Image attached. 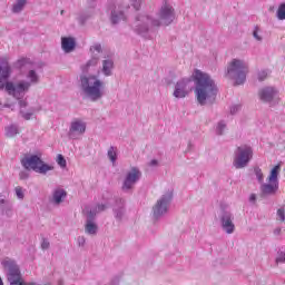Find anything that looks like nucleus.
<instances>
[{
    "label": "nucleus",
    "instance_id": "obj_1",
    "mask_svg": "<svg viewBox=\"0 0 285 285\" xmlns=\"http://www.w3.org/2000/svg\"><path fill=\"white\" fill-rule=\"evenodd\" d=\"M194 92L199 106H212L217 99V92H219L215 79H213L210 75L196 69L194 73Z\"/></svg>",
    "mask_w": 285,
    "mask_h": 285
},
{
    "label": "nucleus",
    "instance_id": "obj_2",
    "mask_svg": "<svg viewBox=\"0 0 285 285\" xmlns=\"http://www.w3.org/2000/svg\"><path fill=\"white\" fill-rule=\"evenodd\" d=\"M79 89L85 99L99 101L106 95V82L95 73H81L79 76Z\"/></svg>",
    "mask_w": 285,
    "mask_h": 285
},
{
    "label": "nucleus",
    "instance_id": "obj_3",
    "mask_svg": "<svg viewBox=\"0 0 285 285\" xmlns=\"http://www.w3.org/2000/svg\"><path fill=\"white\" fill-rule=\"evenodd\" d=\"M27 79L28 80H20L18 82H6V92L10 95V97H13V99H23L26 94L30 91V88L39 83V73L35 70H29Z\"/></svg>",
    "mask_w": 285,
    "mask_h": 285
},
{
    "label": "nucleus",
    "instance_id": "obj_4",
    "mask_svg": "<svg viewBox=\"0 0 285 285\" xmlns=\"http://www.w3.org/2000/svg\"><path fill=\"white\" fill-rule=\"evenodd\" d=\"M131 28L136 35L150 39L155 32V28H159V20L153 18L150 14H138L136 16Z\"/></svg>",
    "mask_w": 285,
    "mask_h": 285
},
{
    "label": "nucleus",
    "instance_id": "obj_5",
    "mask_svg": "<svg viewBox=\"0 0 285 285\" xmlns=\"http://www.w3.org/2000/svg\"><path fill=\"white\" fill-rule=\"evenodd\" d=\"M248 75V63L244 60L233 59L227 67V77L235 81V86H242L246 82Z\"/></svg>",
    "mask_w": 285,
    "mask_h": 285
},
{
    "label": "nucleus",
    "instance_id": "obj_6",
    "mask_svg": "<svg viewBox=\"0 0 285 285\" xmlns=\"http://www.w3.org/2000/svg\"><path fill=\"white\" fill-rule=\"evenodd\" d=\"M174 190L167 189L155 203L151 208V216L155 222L161 219L165 215H168L170 204L173 203Z\"/></svg>",
    "mask_w": 285,
    "mask_h": 285
},
{
    "label": "nucleus",
    "instance_id": "obj_7",
    "mask_svg": "<svg viewBox=\"0 0 285 285\" xmlns=\"http://www.w3.org/2000/svg\"><path fill=\"white\" fill-rule=\"evenodd\" d=\"M282 169L281 165H276L269 173L267 177V183L264 180L261 183V196L262 197H273L279 189V170Z\"/></svg>",
    "mask_w": 285,
    "mask_h": 285
},
{
    "label": "nucleus",
    "instance_id": "obj_8",
    "mask_svg": "<svg viewBox=\"0 0 285 285\" xmlns=\"http://www.w3.org/2000/svg\"><path fill=\"white\" fill-rule=\"evenodd\" d=\"M106 205L98 204L90 209H86V222H85V233L86 235L95 236L99 233V225L95 220V217L99 215V213H104L106 210Z\"/></svg>",
    "mask_w": 285,
    "mask_h": 285
},
{
    "label": "nucleus",
    "instance_id": "obj_9",
    "mask_svg": "<svg viewBox=\"0 0 285 285\" xmlns=\"http://www.w3.org/2000/svg\"><path fill=\"white\" fill-rule=\"evenodd\" d=\"M253 159V147L248 145H242L234 151L233 166L236 170H242L246 168L250 160Z\"/></svg>",
    "mask_w": 285,
    "mask_h": 285
},
{
    "label": "nucleus",
    "instance_id": "obj_10",
    "mask_svg": "<svg viewBox=\"0 0 285 285\" xmlns=\"http://www.w3.org/2000/svg\"><path fill=\"white\" fill-rule=\"evenodd\" d=\"M21 165L26 170H33L40 175H46L49 170H53L55 167L43 163L41 158L37 155L26 156L21 160Z\"/></svg>",
    "mask_w": 285,
    "mask_h": 285
},
{
    "label": "nucleus",
    "instance_id": "obj_11",
    "mask_svg": "<svg viewBox=\"0 0 285 285\" xmlns=\"http://www.w3.org/2000/svg\"><path fill=\"white\" fill-rule=\"evenodd\" d=\"M258 98L263 104H268L271 108H275V106H279V90L277 87L267 86L263 87L258 90Z\"/></svg>",
    "mask_w": 285,
    "mask_h": 285
},
{
    "label": "nucleus",
    "instance_id": "obj_12",
    "mask_svg": "<svg viewBox=\"0 0 285 285\" xmlns=\"http://www.w3.org/2000/svg\"><path fill=\"white\" fill-rule=\"evenodd\" d=\"M2 268L7 271V279L10 285H17L21 279V269H19V265H17V261L12 258H4L1 262Z\"/></svg>",
    "mask_w": 285,
    "mask_h": 285
},
{
    "label": "nucleus",
    "instance_id": "obj_13",
    "mask_svg": "<svg viewBox=\"0 0 285 285\" xmlns=\"http://www.w3.org/2000/svg\"><path fill=\"white\" fill-rule=\"evenodd\" d=\"M129 8H130V4L126 3L125 1L111 2L108 8L111 23H114L115 26L120 21H124V19H126L125 12Z\"/></svg>",
    "mask_w": 285,
    "mask_h": 285
},
{
    "label": "nucleus",
    "instance_id": "obj_14",
    "mask_svg": "<svg viewBox=\"0 0 285 285\" xmlns=\"http://www.w3.org/2000/svg\"><path fill=\"white\" fill-rule=\"evenodd\" d=\"M191 90L193 79L183 78L176 82L173 95L176 99H186V97L190 95Z\"/></svg>",
    "mask_w": 285,
    "mask_h": 285
},
{
    "label": "nucleus",
    "instance_id": "obj_15",
    "mask_svg": "<svg viewBox=\"0 0 285 285\" xmlns=\"http://www.w3.org/2000/svg\"><path fill=\"white\" fill-rule=\"evenodd\" d=\"M158 18L159 26H170L175 21V8L168 2L163 3L158 11Z\"/></svg>",
    "mask_w": 285,
    "mask_h": 285
},
{
    "label": "nucleus",
    "instance_id": "obj_16",
    "mask_svg": "<svg viewBox=\"0 0 285 285\" xmlns=\"http://www.w3.org/2000/svg\"><path fill=\"white\" fill-rule=\"evenodd\" d=\"M139 179H141V170H139L138 167H131L130 170L126 174L121 189L125 193L132 190L135 188V184H137Z\"/></svg>",
    "mask_w": 285,
    "mask_h": 285
},
{
    "label": "nucleus",
    "instance_id": "obj_17",
    "mask_svg": "<svg viewBox=\"0 0 285 285\" xmlns=\"http://www.w3.org/2000/svg\"><path fill=\"white\" fill-rule=\"evenodd\" d=\"M86 121L82 119L76 118L70 122L69 131H68V137L69 139H80L86 135Z\"/></svg>",
    "mask_w": 285,
    "mask_h": 285
},
{
    "label": "nucleus",
    "instance_id": "obj_18",
    "mask_svg": "<svg viewBox=\"0 0 285 285\" xmlns=\"http://www.w3.org/2000/svg\"><path fill=\"white\" fill-rule=\"evenodd\" d=\"M220 226L226 235H233V233H235V216L233 215V212H222Z\"/></svg>",
    "mask_w": 285,
    "mask_h": 285
},
{
    "label": "nucleus",
    "instance_id": "obj_19",
    "mask_svg": "<svg viewBox=\"0 0 285 285\" xmlns=\"http://www.w3.org/2000/svg\"><path fill=\"white\" fill-rule=\"evenodd\" d=\"M10 75H12V68L8 62V58L0 59V81H6L8 83V79H10Z\"/></svg>",
    "mask_w": 285,
    "mask_h": 285
},
{
    "label": "nucleus",
    "instance_id": "obj_20",
    "mask_svg": "<svg viewBox=\"0 0 285 285\" xmlns=\"http://www.w3.org/2000/svg\"><path fill=\"white\" fill-rule=\"evenodd\" d=\"M61 48L63 52H72L77 48V41L72 37H62L61 38Z\"/></svg>",
    "mask_w": 285,
    "mask_h": 285
},
{
    "label": "nucleus",
    "instance_id": "obj_21",
    "mask_svg": "<svg viewBox=\"0 0 285 285\" xmlns=\"http://www.w3.org/2000/svg\"><path fill=\"white\" fill-rule=\"evenodd\" d=\"M115 69V61L110 58L102 60L101 72L104 77H112V70Z\"/></svg>",
    "mask_w": 285,
    "mask_h": 285
},
{
    "label": "nucleus",
    "instance_id": "obj_22",
    "mask_svg": "<svg viewBox=\"0 0 285 285\" xmlns=\"http://www.w3.org/2000/svg\"><path fill=\"white\" fill-rule=\"evenodd\" d=\"M19 107H20V115L26 119L27 121H30L32 119V115H35V109H31V111L26 112L23 111V108H28V101L23 100V98L18 99Z\"/></svg>",
    "mask_w": 285,
    "mask_h": 285
},
{
    "label": "nucleus",
    "instance_id": "obj_23",
    "mask_svg": "<svg viewBox=\"0 0 285 285\" xmlns=\"http://www.w3.org/2000/svg\"><path fill=\"white\" fill-rule=\"evenodd\" d=\"M89 52L94 59L101 61V57H104V48L101 43H95L90 47Z\"/></svg>",
    "mask_w": 285,
    "mask_h": 285
},
{
    "label": "nucleus",
    "instance_id": "obj_24",
    "mask_svg": "<svg viewBox=\"0 0 285 285\" xmlns=\"http://www.w3.org/2000/svg\"><path fill=\"white\" fill-rule=\"evenodd\" d=\"M68 196V193L65 191V189L58 188L52 194V202L59 206V204H62L63 199Z\"/></svg>",
    "mask_w": 285,
    "mask_h": 285
},
{
    "label": "nucleus",
    "instance_id": "obj_25",
    "mask_svg": "<svg viewBox=\"0 0 285 285\" xmlns=\"http://www.w3.org/2000/svg\"><path fill=\"white\" fill-rule=\"evenodd\" d=\"M99 60L97 58H90L85 65L81 66L82 72H89L90 68H97Z\"/></svg>",
    "mask_w": 285,
    "mask_h": 285
},
{
    "label": "nucleus",
    "instance_id": "obj_26",
    "mask_svg": "<svg viewBox=\"0 0 285 285\" xmlns=\"http://www.w3.org/2000/svg\"><path fill=\"white\" fill-rule=\"evenodd\" d=\"M27 3H28V0H16V2L12 4V12L14 14H19V12H23V8H26Z\"/></svg>",
    "mask_w": 285,
    "mask_h": 285
},
{
    "label": "nucleus",
    "instance_id": "obj_27",
    "mask_svg": "<svg viewBox=\"0 0 285 285\" xmlns=\"http://www.w3.org/2000/svg\"><path fill=\"white\" fill-rule=\"evenodd\" d=\"M19 135V126L17 125H9L6 127V137L12 138Z\"/></svg>",
    "mask_w": 285,
    "mask_h": 285
},
{
    "label": "nucleus",
    "instance_id": "obj_28",
    "mask_svg": "<svg viewBox=\"0 0 285 285\" xmlns=\"http://www.w3.org/2000/svg\"><path fill=\"white\" fill-rule=\"evenodd\" d=\"M107 157L109 159V161H111V164H116L117 161V147L111 146L109 147L108 151H107Z\"/></svg>",
    "mask_w": 285,
    "mask_h": 285
},
{
    "label": "nucleus",
    "instance_id": "obj_29",
    "mask_svg": "<svg viewBox=\"0 0 285 285\" xmlns=\"http://www.w3.org/2000/svg\"><path fill=\"white\" fill-rule=\"evenodd\" d=\"M227 125L224 120H219L216 125V135L222 137L226 132Z\"/></svg>",
    "mask_w": 285,
    "mask_h": 285
},
{
    "label": "nucleus",
    "instance_id": "obj_30",
    "mask_svg": "<svg viewBox=\"0 0 285 285\" xmlns=\"http://www.w3.org/2000/svg\"><path fill=\"white\" fill-rule=\"evenodd\" d=\"M276 17L278 21H285V2L278 6V9L276 11Z\"/></svg>",
    "mask_w": 285,
    "mask_h": 285
},
{
    "label": "nucleus",
    "instance_id": "obj_31",
    "mask_svg": "<svg viewBox=\"0 0 285 285\" xmlns=\"http://www.w3.org/2000/svg\"><path fill=\"white\" fill-rule=\"evenodd\" d=\"M254 175H256V179H257L258 184H263L264 173L262 171V168H259V166L254 167Z\"/></svg>",
    "mask_w": 285,
    "mask_h": 285
},
{
    "label": "nucleus",
    "instance_id": "obj_32",
    "mask_svg": "<svg viewBox=\"0 0 285 285\" xmlns=\"http://www.w3.org/2000/svg\"><path fill=\"white\" fill-rule=\"evenodd\" d=\"M125 213H126V209L124 208V206L116 208L115 209L116 219H118V222H121V219H124Z\"/></svg>",
    "mask_w": 285,
    "mask_h": 285
},
{
    "label": "nucleus",
    "instance_id": "obj_33",
    "mask_svg": "<svg viewBox=\"0 0 285 285\" xmlns=\"http://www.w3.org/2000/svg\"><path fill=\"white\" fill-rule=\"evenodd\" d=\"M57 164L60 166V168H66L67 161H66V158L63 157V155L59 154L57 156Z\"/></svg>",
    "mask_w": 285,
    "mask_h": 285
},
{
    "label": "nucleus",
    "instance_id": "obj_34",
    "mask_svg": "<svg viewBox=\"0 0 285 285\" xmlns=\"http://www.w3.org/2000/svg\"><path fill=\"white\" fill-rule=\"evenodd\" d=\"M258 81H266L268 79V71L262 70L257 73Z\"/></svg>",
    "mask_w": 285,
    "mask_h": 285
},
{
    "label": "nucleus",
    "instance_id": "obj_35",
    "mask_svg": "<svg viewBox=\"0 0 285 285\" xmlns=\"http://www.w3.org/2000/svg\"><path fill=\"white\" fill-rule=\"evenodd\" d=\"M88 19H90V13H81V14L78 17V21H79V23H81V24H85L86 21H88Z\"/></svg>",
    "mask_w": 285,
    "mask_h": 285
},
{
    "label": "nucleus",
    "instance_id": "obj_36",
    "mask_svg": "<svg viewBox=\"0 0 285 285\" xmlns=\"http://www.w3.org/2000/svg\"><path fill=\"white\" fill-rule=\"evenodd\" d=\"M253 37L256 39V41H263L262 35H259V27H255L253 31Z\"/></svg>",
    "mask_w": 285,
    "mask_h": 285
},
{
    "label": "nucleus",
    "instance_id": "obj_37",
    "mask_svg": "<svg viewBox=\"0 0 285 285\" xmlns=\"http://www.w3.org/2000/svg\"><path fill=\"white\" fill-rule=\"evenodd\" d=\"M242 110V105H233L229 109L230 115H237Z\"/></svg>",
    "mask_w": 285,
    "mask_h": 285
},
{
    "label": "nucleus",
    "instance_id": "obj_38",
    "mask_svg": "<svg viewBox=\"0 0 285 285\" xmlns=\"http://www.w3.org/2000/svg\"><path fill=\"white\" fill-rule=\"evenodd\" d=\"M130 1H131V6H132V8H135V10L141 9V3L144 0H130Z\"/></svg>",
    "mask_w": 285,
    "mask_h": 285
},
{
    "label": "nucleus",
    "instance_id": "obj_39",
    "mask_svg": "<svg viewBox=\"0 0 285 285\" xmlns=\"http://www.w3.org/2000/svg\"><path fill=\"white\" fill-rule=\"evenodd\" d=\"M277 219H278V222H285V210H284V208H279L277 210Z\"/></svg>",
    "mask_w": 285,
    "mask_h": 285
},
{
    "label": "nucleus",
    "instance_id": "obj_40",
    "mask_svg": "<svg viewBox=\"0 0 285 285\" xmlns=\"http://www.w3.org/2000/svg\"><path fill=\"white\" fill-rule=\"evenodd\" d=\"M284 262H285V253L278 252V255L276 257V264H284Z\"/></svg>",
    "mask_w": 285,
    "mask_h": 285
},
{
    "label": "nucleus",
    "instance_id": "obj_41",
    "mask_svg": "<svg viewBox=\"0 0 285 285\" xmlns=\"http://www.w3.org/2000/svg\"><path fill=\"white\" fill-rule=\"evenodd\" d=\"M48 248H50V240H48L47 238H42L41 249L42 250H48Z\"/></svg>",
    "mask_w": 285,
    "mask_h": 285
},
{
    "label": "nucleus",
    "instance_id": "obj_42",
    "mask_svg": "<svg viewBox=\"0 0 285 285\" xmlns=\"http://www.w3.org/2000/svg\"><path fill=\"white\" fill-rule=\"evenodd\" d=\"M16 195H17L18 199H23V197H24L23 189L21 187H16Z\"/></svg>",
    "mask_w": 285,
    "mask_h": 285
},
{
    "label": "nucleus",
    "instance_id": "obj_43",
    "mask_svg": "<svg viewBox=\"0 0 285 285\" xmlns=\"http://www.w3.org/2000/svg\"><path fill=\"white\" fill-rule=\"evenodd\" d=\"M78 246L83 247L86 246V237L79 236L77 239Z\"/></svg>",
    "mask_w": 285,
    "mask_h": 285
},
{
    "label": "nucleus",
    "instance_id": "obj_44",
    "mask_svg": "<svg viewBox=\"0 0 285 285\" xmlns=\"http://www.w3.org/2000/svg\"><path fill=\"white\" fill-rule=\"evenodd\" d=\"M28 177H29V175L27 171H20V174H19L20 179H28Z\"/></svg>",
    "mask_w": 285,
    "mask_h": 285
},
{
    "label": "nucleus",
    "instance_id": "obj_45",
    "mask_svg": "<svg viewBox=\"0 0 285 285\" xmlns=\"http://www.w3.org/2000/svg\"><path fill=\"white\" fill-rule=\"evenodd\" d=\"M9 204H10V202H8V199L0 198V205L8 206Z\"/></svg>",
    "mask_w": 285,
    "mask_h": 285
},
{
    "label": "nucleus",
    "instance_id": "obj_46",
    "mask_svg": "<svg viewBox=\"0 0 285 285\" xmlns=\"http://www.w3.org/2000/svg\"><path fill=\"white\" fill-rule=\"evenodd\" d=\"M158 165H159V163L157 161V159H153V160L149 161V166H151V167H155V166H158Z\"/></svg>",
    "mask_w": 285,
    "mask_h": 285
},
{
    "label": "nucleus",
    "instance_id": "obj_47",
    "mask_svg": "<svg viewBox=\"0 0 285 285\" xmlns=\"http://www.w3.org/2000/svg\"><path fill=\"white\" fill-rule=\"evenodd\" d=\"M249 202H257V195L250 194Z\"/></svg>",
    "mask_w": 285,
    "mask_h": 285
},
{
    "label": "nucleus",
    "instance_id": "obj_48",
    "mask_svg": "<svg viewBox=\"0 0 285 285\" xmlns=\"http://www.w3.org/2000/svg\"><path fill=\"white\" fill-rule=\"evenodd\" d=\"M26 61H27L26 59H20V60H18V65L23 66L26 63Z\"/></svg>",
    "mask_w": 285,
    "mask_h": 285
},
{
    "label": "nucleus",
    "instance_id": "obj_49",
    "mask_svg": "<svg viewBox=\"0 0 285 285\" xmlns=\"http://www.w3.org/2000/svg\"><path fill=\"white\" fill-rule=\"evenodd\" d=\"M3 88L6 90V82L3 83V81H0V90H3Z\"/></svg>",
    "mask_w": 285,
    "mask_h": 285
},
{
    "label": "nucleus",
    "instance_id": "obj_50",
    "mask_svg": "<svg viewBox=\"0 0 285 285\" xmlns=\"http://www.w3.org/2000/svg\"><path fill=\"white\" fill-rule=\"evenodd\" d=\"M281 233H282V229H281V228H277V229L274 230V234H275V235H279Z\"/></svg>",
    "mask_w": 285,
    "mask_h": 285
},
{
    "label": "nucleus",
    "instance_id": "obj_51",
    "mask_svg": "<svg viewBox=\"0 0 285 285\" xmlns=\"http://www.w3.org/2000/svg\"><path fill=\"white\" fill-rule=\"evenodd\" d=\"M3 108H10V104H4L1 108V110H3Z\"/></svg>",
    "mask_w": 285,
    "mask_h": 285
},
{
    "label": "nucleus",
    "instance_id": "obj_52",
    "mask_svg": "<svg viewBox=\"0 0 285 285\" xmlns=\"http://www.w3.org/2000/svg\"><path fill=\"white\" fill-rule=\"evenodd\" d=\"M0 285H3V279L0 277Z\"/></svg>",
    "mask_w": 285,
    "mask_h": 285
}]
</instances>
